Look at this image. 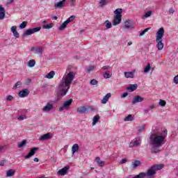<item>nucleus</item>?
I'll return each mask as SVG.
<instances>
[{
  "label": "nucleus",
  "instance_id": "4468645a",
  "mask_svg": "<svg viewBox=\"0 0 178 178\" xmlns=\"http://www.w3.org/2000/svg\"><path fill=\"white\" fill-rule=\"evenodd\" d=\"M154 175H156V172L154 171L153 167H150L149 170H147V172H146V176L148 177H152Z\"/></svg>",
  "mask_w": 178,
  "mask_h": 178
},
{
  "label": "nucleus",
  "instance_id": "cd10ccee",
  "mask_svg": "<svg viewBox=\"0 0 178 178\" xmlns=\"http://www.w3.org/2000/svg\"><path fill=\"white\" fill-rule=\"evenodd\" d=\"M68 23H69V20L65 21V22L58 27V30H60V31L65 30V29H66V26H67Z\"/></svg>",
  "mask_w": 178,
  "mask_h": 178
},
{
  "label": "nucleus",
  "instance_id": "c85d7f7f",
  "mask_svg": "<svg viewBox=\"0 0 178 178\" xmlns=\"http://www.w3.org/2000/svg\"><path fill=\"white\" fill-rule=\"evenodd\" d=\"M13 176H15V170L13 169L8 170L6 173V177H12Z\"/></svg>",
  "mask_w": 178,
  "mask_h": 178
},
{
  "label": "nucleus",
  "instance_id": "49530a36",
  "mask_svg": "<svg viewBox=\"0 0 178 178\" xmlns=\"http://www.w3.org/2000/svg\"><path fill=\"white\" fill-rule=\"evenodd\" d=\"M90 84L92 86H97V84H98V81H97L96 79H92L90 81Z\"/></svg>",
  "mask_w": 178,
  "mask_h": 178
},
{
  "label": "nucleus",
  "instance_id": "4c0bfd02",
  "mask_svg": "<svg viewBox=\"0 0 178 178\" xmlns=\"http://www.w3.org/2000/svg\"><path fill=\"white\" fill-rule=\"evenodd\" d=\"M27 141L26 140H22L20 143L18 144V148H22L26 145Z\"/></svg>",
  "mask_w": 178,
  "mask_h": 178
},
{
  "label": "nucleus",
  "instance_id": "37998d69",
  "mask_svg": "<svg viewBox=\"0 0 178 178\" xmlns=\"http://www.w3.org/2000/svg\"><path fill=\"white\" fill-rule=\"evenodd\" d=\"M159 105H160V106H165L166 105V101L163 100V99H160V102L159 103Z\"/></svg>",
  "mask_w": 178,
  "mask_h": 178
},
{
  "label": "nucleus",
  "instance_id": "5fc2aeb1",
  "mask_svg": "<svg viewBox=\"0 0 178 178\" xmlns=\"http://www.w3.org/2000/svg\"><path fill=\"white\" fill-rule=\"evenodd\" d=\"M67 20H69V23H70V22H73V20H74V15L71 16Z\"/></svg>",
  "mask_w": 178,
  "mask_h": 178
},
{
  "label": "nucleus",
  "instance_id": "bf43d9fd",
  "mask_svg": "<svg viewBox=\"0 0 178 178\" xmlns=\"http://www.w3.org/2000/svg\"><path fill=\"white\" fill-rule=\"evenodd\" d=\"M5 151V146H0V153H2Z\"/></svg>",
  "mask_w": 178,
  "mask_h": 178
},
{
  "label": "nucleus",
  "instance_id": "13d9d810",
  "mask_svg": "<svg viewBox=\"0 0 178 178\" xmlns=\"http://www.w3.org/2000/svg\"><path fill=\"white\" fill-rule=\"evenodd\" d=\"M99 3L102 6H104V5H105V3H106V0H101Z\"/></svg>",
  "mask_w": 178,
  "mask_h": 178
},
{
  "label": "nucleus",
  "instance_id": "0e129e2a",
  "mask_svg": "<svg viewBox=\"0 0 178 178\" xmlns=\"http://www.w3.org/2000/svg\"><path fill=\"white\" fill-rule=\"evenodd\" d=\"M71 4L70 6H74V2H76V0H70Z\"/></svg>",
  "mask_w": 178,
  "mask_h": 178
},
{
  "label": "nucleus",
  "instance_id": "20e7f679",
  "mask_svg": "<svg viewBox=\"0 0 178 178\" xmlns=\"http://www.w3.org/2000/svg\"><path fill=\"white\" fill-rule=\"evenodd\" d=\"M72 104H73L72 99H69L66 100L63 104V106L59 107L58 112H62L63 111H65V109H66V111H68V109H69V108H70V106L72 105Z\"/></svg>",
  "mask_w": 178,
  "mask_h": 178
},
{
  "label": "nucleus",
  "instance_id": "b1692460",
  "mask_svg": "<svg viewBox=\"0 0 178 178\" xmlns=\"http://www.w3.org/2000/svg\"><path fill=\"white\" fill-rule=\"evenodd\" d=\"M5 19V8L0 6V20H3Z\"/></svg>",
  "mask_w": 178,
  "mask_h": 178
},
{
  "label": "nucleus",
  "instance_id": "79ce46f5",
  "mask_svg": "<svg viewBox=\"0 0 178 178\" xmlns=\"http://www.w3.org/2000/svg\"><path fill=\"white\" fill-rule=\"evenodd\" d=\"M152 15V11L149 10V11H147V12L143 15V17H145V19H147V17H149Z\"/></svg>",
  "mask_w": 178,
  "mask_h": 178
},
{
  "label": "nucleus",
  "instance_id": "3c124183",
  "mask_svg": "<svg viewBox=\"0 0 178 178\" xmlns=\"http://www.w3.org/2000/svg\"><path fill=\"white\" fill-rule=\"evenodd\" d=\"M173 81L175 84H178V74L174 77Z\"/></svg>",
  "mask_w": 178,
  "mask_h": 178
},
{
  "label": "nucleus",
  "instance_id": "a19ab883",
  "mask_svg": "<svg viewBox=\"0 0 178 178\" xmlns=\"http://www.w3.org/2000/svg\"><path fill=\"white\" fill-rule=\"evenodd\" d=\"M103 77L104 79H111V77H112V74H109L108 72H105L103 74Z\"/></svg>",
  "mask_w": 178,
  "mask_h": 178
},
{
  "label": "nucleus",
  "instance_id": "8fccbe9b",
  "mask_svg": "<svg viewBox=\"0 0 178 178\" xmlns=\"http://www.w3.org/2000/svg\"><path fill=\"white\" fill-rule=\"evenodd\" d=\"M10 31H11L13 33L17 31V26H13L11 27V29H10Z\"/></svg>",
  "mask_w": 178,
  "mask_h": 178
},
{
  "label": "nucleus",
  "instance_id": "a878e982",
  "mask_svg": "<svg viewBox=\"0 0 178 178\" xmlns=\"http://www.w3.org/2000/svg\"><path fill=\"white\" fill-rule=\"evenodd\" d=\"M152 168H154L155 172L156 170H161V169H163V164H156L152 166Z\"/></svg>",
  "mask_w": 178,
  "mask_h": 178
},
{
  "label": "nucleus",
  "instance_id": "2f4dec72",
  "mask_svg": "<svg viewBox=\"0 0 178 178\" xmlns=\"http://www.w3.org/2000/svg\"><path fill=\"white\" fill-rule=\"evenodd\" d=\"M104 26L106 29H112V23L109 20H106L104 22Z\"/></svg>",
  "mask_w": 178,
  "mask_h": 178
},
{
  "label": "nucleus",
  "instance_id": "6e6d98bb",
  "mask_svg": "<svg viewBox=\"0 0 178 178\" xmlns=\"http://www.w3.org/2000/svg\"><path fill=\"white\" fill-rule=\"evenodd\" d=\"M144 129H145V127L142 126L140 128L138 129V133H141V131H143V130H144Z\"/></svg>",
  "mask_w": 178,
  "mask_h": 178
},
{
  "label": "nucleus",
  "instance_id": "7ed1b4c3",
  "mask_svg": "<svg viewBox=\"0 0 178 178\" xmlns=\"http://www.w3.org/2000/svg\"><path fill=\"white\" fill-rule=\"evenodd\" d=\"M163 34H165V29L163 27H161L157 31L156 36V42H157L156 47L159 51H162L163 49V42H162Z\"/></svg>",
  "mask_w": 178,
  "mask_h": 178
},
{
  "label": "nucleus",
  "instance_id": "f03ea898",
  "mask_svg": "<svg viewBox=\"0 0 178 178\" xmlns=\"http://www.w3.org/2000/svg\"><path fill=\"white\" fill-rule=\"evenodd\" d=\"M166 137H168V129H165L161 132L152 134L149 138L150 144L153 147H162L165 143V140H166Z\"/></svg>",
  "mask_w": 178,
  "mask_h": 178
},
{
  "label": "nucleus",
  "instance_id": "473e14b6",
  "mask_svg": "<svg viewBox=\"0 0 178 178\" xmlns=\"http://www.w3.org/2000/svg\"><path fill=\"white\" fill-rule=\"evenodd\" d=\"M27 66H29V67H34V66H35V60H30L28 63Z\"/></svg>",
  "mask_w": 178,
  "mask_h": 178
},
{
  "label": "nucleus",
  "instance_id": "f8f14e48",
  "mask_svg": "<svg viewBox=\"0 0 178 178\" xmlns=\"http://www.w3.org/2000/svg\"><path fill=\"white\" fill-rule=\"evenodd\" d=\"M143 101H144V97L140 95H136L134 97L132 104L134 105L136 104H138V102H143Z\"/></svg>",
  "mask_w": 178,
  "mask_h": 178
},
{
  "label": "nucleus",
  "instance_id": "f3484780",
  "mask_svg": "<svg viewBox=\"0 0 178 178\" xmlns=\"http://www.w3.org/2000/svg\"><path fill=\"white\" fill-rule=\"evenodd\" d=\"M111 97H112V94L111 93H107L102 99L101 101V104H105L108 102V101H109V98H111Z\"/></svg>",
  "mask_w": 178,
  "mask_h": 178
},
{
  "label": "nucleus",
  "instance_id": "ea45409f",
  "mask_svg": "<svg viewBox=\"0 0 178 178\" xmlns=\"http://www.w3.org/2000/svg\"><path fill=\"white\" fill-rule=\"evenodd\" d=\"M20 87H22V82L17 81L13 86V88L16 90V88H20Z\"/></svg>",
  "mask_w": 178,
  "mask_h": 178
},
{
  "label": "nucleus",
  "instance_id": "c756f323",
  "mask_svg": "<svg viewBox=\"0 0 178 178\" xmlns=\"http://www.w3.org/2000/svg\"><path fill=\"white\" fill-rule=\"evenodd\" d=\"M99 115H95L94 118H93V121H92V126H95V124H97V123H98L99 122Z\"/></svg>",
  "mask_w": 178,
  "mask_h": 178
},
{
  "label": "nucleus",
  "instance_id": "c9c22d12",
  "mask_svg": "<svg viewBox=\"0 0 178 178\" xmlns=\"http://www.w3.org/2000/svg\"><path fill=\"white\" fill-rule=\"evenodd\" d=\"M145 176H147L146 172H140V173H139V175L134 177L133 178H144V177H145Z\"/></svg>",
  "mask_w": 178,
  "mask_h": 178
},
{
  "label": "nucleus",
  "instance_id": "39448f33",
  "mask_svg": "<svg viewBox=\"0 0 178 178\" xmlns=\"http://www.w3.org/2000/svg\"><path fill=\"white\" fill-rule=\"evenodd\" d=\"M95 108H94V106H82L79 108H78L76 109V111H77V113H79L80 115L83 114V113H86V112H88V111H94Z\"/></svg>",
  "mask_w": 178,
  "mask_h": 178
},
{
  "label": "nucleus",
  "instance_id": "a18cd8bd",
  "mask_svg": "<svg viewBox=\"0 0 178 178\" xmlns=\"http://www.w3.org/2000/svg\"><path fill=\"white\" fill-rule=\"evenodd\" d=\"M151 28H147L145 30H143L140 33V36H143L144 35V34H145V33L148 32V30H149Z\"/></svg>",
  "mask_w": 178,
  "mask_h": 178
},
{
  "label": "nucleus",
  "instance_id": "f257e3e1",
  "mask_svg": "<svg viewBox=\"0 0 178 178\" xmlns=\"http://www.w3.org/2000/svg\"><path fill=\"white\" fill-rule=\"evenodd\" d=\"M74 77H76V73L72 71L64 75L63 77V81L58 86V90L62 96L67 94V91H69L70 86L73 80H74Z\"/></svg>",
  "mask_w": 178,
  "mask_h": 178
},
{
  "label": "nucleus",
  "instance_id": "aec40b11",
  "mask_svg": "<svg viewBox=\"0 0 178 178\" xmlns=\"http://www.w3.org/2000/svg\"><path fill=\"white\" fill-rule=\"evenodd\" d=\"M31 51H34V54H36L38 55H41V54H42V47H32L31 49Z\"/></svg>",
  "mask_w": 178,
  "mask_h": 178
},
{
  "label": "nucleus",
  "instance_id": "9b49d317",
  "mask_svg": "<svg viewBox=\"0 0 178 178\" xmlns=\"http://www.w3.org/2000/svg\"><path fill=\"white\" fill-rule=\"evenodd\" d=\"M30 94V90L29 89H24L19 92L18 95L20 98H24Z\"/></svg>",
  "mask_w": 178,
  "mask_h": 178
},
{
  "label": "nucleus",
  "instance_id": "e433bc0d",
  "mask_svg": "<svg viewBox=\"0 0 178 178\" xmlns=\"http://www.w3.org/2000/svg\"><path fill=\"white\" fill-rule=\"evenodd\" d=\"M151 70V64L149 63H147L146 67L144 69L145 73H148Z\"/></svg>",
  "mask_w": 178,
  "mask_h": 178
},
{
  "label": "nucleus",
  "instance_id": "0eeeda50",
  "mask_svg": "<svg viewBox=\"0 0 178 178\" xmlns=\"http://www.w3.org/2000/svg\"><path fill=\"white\" fill-rule=\"evenodd\" d=\"M141 145V138L137 137L136 140L134 142H131L129 144V147L133 148V147H140Z\"/></svg>",
  "mask_w": 178,
  "mask_h": 178
},
{
  "label": "nucleus",
  "instance_id": "de8ad7c7",
  "mask_svg": "<svg viewBox=\"0 0 178 178\" xmlns=\"http://www.w3.org/2000/svg\"><path fill=\"white\" fill-rule=\"evenodd\" d=\"M13 34L14 37H15V38H19V37H20V35L19 34V32H17V31L13 32Z\"/></svg>",
  "mask_w": 178,
  "mask_h": 178
},
{
  "label": "nucleus",
  "instance_id": "bb28decb",
  "mask_svg": "<svg viewBox=\"0 0 178 178\" xmlns=\"http://www.w3.org/2000/svg\"><path fill=\"white\" fill-rule=\"evenodd\" d=\"M124 76L127 79H134V72H124Z\"/></svg>",
  "mask_w": 178,
  "mask_h": 178
},
{
  "label": "nucleus",
  "instance_id": "052dcab7",
  "mask_svg": "<svg viewBox=\"0 0 178 178\" xmlns=\"http://www.w3.org/2000/svg\"><path fill=\"white\" fill-rule=\"evenodd\" d=\"M126 162H127V159H122L121 161H120V163H126Z\"/></svg>",
  "mask_w": 178,
  "mask_h": 178
},
{
  "label": "nucleus",
  "instance_id": "423d86ee",
  "mask_svg": "<svg viewBox=\"0 0 178 178\" xmlns=\"http://www.w3.org/2000/svg\"><path fill=\"white\" fill-rule=\"evenodd\" d=\"M41 30V26H38L36 28L29 29L23 33V37H26V35H31V34H34V33H38Z\"/></svg>",
  "mask_w": 178,
  "mask_h": 178
},
{
  "label": "nucleus",
  "instance_id": "774afa93",
  "mask_svg": "<svg viewBox=\"0 0 178 178\" xmlns=\"http://www.w3.org/2000/svg\"><path fill=\"white\" fill-rule=\"evenodd\" d=\"M144 113H148V112H149V109H145L144 110Z\"/></svg>",
  "mask_w": 178,
  "mask_h": 178
},
{
  "label": "nucleus",
  "instance_id": "6ab92c4d",
  "mask_svg": "<svg viewBox=\"0 0 178 178\" xmlns=\"http://www.w3.org/2000/svg\"><path fill=\"white\" fill-rule=\"evenodd\" d=\"M54 108V104L47 103L46 106H44L42 108L43 112H48L49 111H51V109Z\"/></svg>",
  "mask_w": 178,
  "mask_h": 178
},
{
  "label": "nucleus",
  "instance_id": "412c9836",
  "mask_svg": "<svg viewBox=\"0 0 178 178\" xmlns=\"http://www.w3.org/2000/svg\"><path fill=\"white\" fill-rule=\"evenodd\" d=\"M95 161L98 166H100V168H102L105 165V161H101V158H99V156L95 158Z\"/></svg>",
  "mask_w": 178,
  "mask_h": 178
},
{
  "label": "nucleus",
  "instance_id": "ddd939ff",
  "mask_svg": "<svg viewBox=\"0 0 178 178\" xmlns=\"http://www.w3.org/2000/svg\"><path fill=\"white\" fill-rule=\"evenodd\" d=\"M54 137L51 133H47L44 135H42L40 138V141H45L47 140H49L50 138H52Z\"/></svg>",
  "mask_w": 178,
  "mask_h": 178
},
{
  "label": "nucleus",
  "instance_id": "69168bd1",
  "mask_svg": "<svg viewBox=\"0 0 178 178\" xmlns=\"http://www.w3.org/2000/svg\"><path fill=\"white\" fill-rule=\"evenodd\" d=\"M5 162H6V160L1 161V163H0V166H3V165H5Z\"/></svg>",
  "mask_w": 178,
  "mask_h": 178
},
{
  "label": "nucleus",
  "instance_id": "09e8293b",
  "mask_svg": "<svg viewBox=\"0 0 178 178\" xmlns=\"http://www.w3.org/2000/svg\"><path fill=\"white\" fill-rule=\"evenodd\" d=\"M156 148H157L156 147H154L153 149H152V152H154V153L161 152V150Z\"/></svg>",
  "mask_w": 178,
  "mask_h": 178
},
{
  "label": "nucleus",
  "instance_id": "603ef678",
  "mask_svg": "<svg viewBox=\"0 0 178 178\" xmlns=\"http://www.w3.org/2000/svg\"><path fill=\"white\" fill-rule=\"evenodd\" d=\"M24 119H26V117L24 115H22L18 118V120H24Z\"/></svg>",
  "mask_w": 178,
  "mask_h": 178
},
{
  "label": "nucleus",
  "instance_id": "864d4df0",
  "mask_svg": "<svg viewBox=\"0 0 178 178\" xmlns=\"http://www.w3.org/2000/svg\"><path fill=\"white\" fill-rule=\"evenodd\" d=\"M13 99V96L12 95L7 96V98H6L7 101H12Z\"/></svg>",
  "mask_w": 178,
  "mask_h": 178
},
{
  "label": "nucleus",
  "instance_id": "a211bd4d",
  "mask_svg": "<svg viewBox=\"0 0 178 178\" xmlns=\"http://www.w3.org/2000/svg\"><path fill=\"white\" fill-rule=\"evenodd\" d=\"M137 88H138V85H137V83H135V84L129 85L127 88V90H128V91H130L131 92L133 91H136V90H137Z\"/></svg>",
  "mask_w": 178,
  "mask_h": 178
},
{
  "label": "nucleus",
  "instance_id": "338daca9",
  "mask_svg": "<svg viewBox=\"0 0 178 178\" xmlns=\"http://www.w3.org/2000/svg\"><path fill=\"white\" fill-rule=\"evenodd\" d=\"M33 161L34 162H40V159H38V158H35Z\"/></svg>",
  "mask_w": 178,
  "mask_h": 178
},
{
  "label": "nucleus",
  "instance_id": "1a4fd4ad",
  "mask_svg": "<svg viewBox=\"0 0 178 178\" xmlns=\"http://www.w3.org/2000/svg\"><path fill=\"white\" fill-rule=\"evenodd\" d=\"M38 149H39L38 147L32 148L29 152V153L27 155L24 156L25 159H30L31 156H34V155H35V152L38 151Z\"/></svg>",
  "mask_w": 178,
  "mask_h": 178
},
{
  "label": "nucleus",
  "instance_id": "7c9ffc66",
  "mask_svg": "<svg viewBox=\"0 0 178 178\" xmlns=\"http://www.w3.org/2000/svg\"><path fill=\"white\" fill-rule=\"evenodd\" d=\"M124 122H133L134 120V118L131 115H128L124 119Z\"/></svg>",
  "mask_w": 178,
  "mask_h": 178
},
{
  "label": "nucleus",
  "instance_id": "dca6fc26",
  "mask_svg": "<svg viewBox=\"0 0 178 178\" xmlns=\"http://www.w3.org/2000/svg\"><path fill=\"white\" fill-rule=\"evenodd\" d=\"M122 22V17H116L114 16V19L113 21V26H118V24H120Z\"/></svg>",
  "mask_w": 178,
  "mask_h": 178
},
{
  "label": "nucleus",
  "instance_id": "4be33fe9",
  "mask_svg": "<svg viewBox=\"0 0 178 178\" xmlns=\"http://www.w3.org/2000/svg\"><path fill=\"white\" fill-rule=\"evenodd\" d=\"M78 149H80V146H79V144L77 143L74 144L73 146L72 147V154L74 155V154L77 152Z\"/></svg>",
  "mask_w": 178,
  "mask_h": 178
},
{
  "label": "nucleus",
  "instance_id": "9d476101",
  "mask_svg": "<svg viewBox=\"0 0 178 178\" xmlns=\"http://www.w3.org/2000/svg\"><path fill=\"white\" fill-rule=\"evenodd\" d=\"M124 27L128 30H133L134 29V25L133 24V21L128 19L124 22Z\"/></svg>",
  "mask_w": 178,
  "mask_h": 178
},
{
  "label": "nucleus",
  "instance_id": "5701e85b",
  "mask_svg": "<svg viewBox=\"0 0 178 178\" xmlns=\"http://www.w3.org/2000/svg\"><path fill=\"white\" fill-rule=\"evenodd\" d=\"M140 165H141V161H140L138 160H136L134 163H131V168L133 169H136Z\"/></svg>",
  "mask_w": 178,
  "mask_h": 178
},
{
  "label": "nucleus",
  "instance_id": "f704fd0d",
  "mask_svg": "<svg viewBox=\"0 0 178 178\" xmlns=\"http://www.w3.org/2000/svg\"><path fill=\"white\" fill-rule=\"evenodd\" d=\"M42 27V29H47L48 30H49V29H52V27H54V23H50L47 25L43 24Z\"/></svg>",
  "mask_w": 178,
  "mask_h": 178
},
{
  "label": "nucleus",
  "instance_id": "58836bf2",
  "mask_svg": "<svg viewBox=\"0 0 178 178\" xmlns=\"http://www.w3.org/2000/svg\"><path fill=\"white\" fill-rule=\"evenodd\" d=\"M27 21H24L20 25H19V29H26L27 26Z\"/></svg>",
  "mask_w": 178,
  "mask_h": 178
},
{
  "label": "nucleus",
  "instance_id": "393cba45",
  "mask_svg": "<svg viewBox=\"0 0 178 178\" xmlns=\"http://www.w3.org/2000/svg\"><path fill=\"white\" fill-rule=\"evenodd\" d=\"M123 12V9L122 8H117L115 11V16L118 17H122V13Z\"/></svg>",
  "mask_w": 178,
  "mask_h": 178
},
{
  "label": "nucleus",
  "instance_id": "2eb2a0df",
  "mask_svg": "<svg viewBox=\"0 0 178 178\" xmlns=\"http://www.w3.org/2000/svg\"><path fill=\"white\" fill-rule=\"evenodd\" d=\"M69 169H70V167L69 165L64 167L58 171V175H60L61 176H65V175L67 173V170H69Z\"/></svg>",
  "mask_w": 178,
  "mask_h": 178
},
{
  "label": "nucleus",
  "instance_id": "680f3d73",
  "mask_svg": "<svg viewBox=\"0 0 178 178\" xmlns=\"http://www.w3.org/2000/svg\"><path fill=\"white\" fill-rule=\"evenodd\" d=\"M102 69H103L104 70H109V69H111V67H110V66H104V67H102Z\"/></svg>",
  "mask_w": 178,
  "mask_h": 178
},
{
  "label": "nucleus",
  "instance_id": "c03bdc74",
  "mask_svg": "<svg viewBox=\"0 0 178 178\" xmlns=\"http://www.w3.org/2000/svg\"><path fill=\"white\" fill-rule=\"evenodd\" d=\"M95 69V66L94 65H92L90 67H89L88 69H87V73H91V72H92V70Z\"/></svg>",
  "mask_w": 178,
  "mask_h": 178
},
{
  "label": "nucleus",
  "instance_id": "6e6552de",
  "mask_svg": "<svg viewBox=\"0 0 178 178\" xmlns=\"http://www.w3.org/2000/svg\"><path fill=\"white\" fill-rule=\"evenodd\" d=\"M67 0H62L54 3V9H62L66 5Z\"/></svg>",
  "mask_w": 178,
  "mask_h": 178
},
{
  "label": "nucleus",
  "instance_id": "72a5a7b5",
  "mask_svg": "<svg viewBox=\"0 0 178 178\" xmlns=\"http://www.w3.org/2000/svg\"><path fill=\"white\" fill-rule=\"evenodd\" d=\"M54 76H55V72L51 71L49 74L46 75L47 79H54Z\"/></svg>",
  "mask_w": 178,
  "mask_h": 178
},
{
  "label": "nucleus",
  "instance_id": "e2e57ef3",
  "mask_svg": "<svg viewBox=\"0 0 178 178\" xmlns=\"http://www.w3.org/2000/svg\"><path fill=\"white\" fill-rule=\"evenodd\" d=\"M169 13H172V15H173L175 13V10L172 8H170Z\"/></svg>",
  "mask_w": 178,
  "mask_h": 178
},
{
  "label": "nucleus",
  "instance_id": "4d7b16f0",
  "mask_svg": "<svg viewBox=\"0 0 178 178\" xmlns=\"http://www.w3.org/2000/svg\"><path fill=\"white\" fill-rule=\"evenodd\" d=\"M127 95H129L128 92H124L122 95H121V98H126V97H127Z\"/></svg>",
  "mask_w": 178,
  "mask_h": 178
}]
</instances>
